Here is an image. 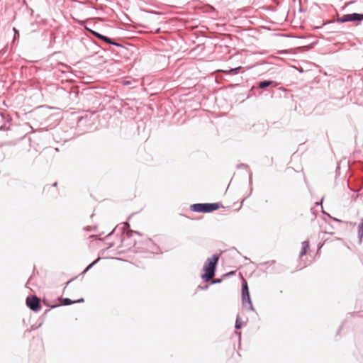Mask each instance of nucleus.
Wrapping results in <instances>:
<instances>
[{
  "label": "nucleus",
  "mask_w": 363,
  "mask_h": 363,
  "mask_svg": "<svg viewBox=\"0 0 363 363\" xmlns=\"http://www.w3.org/2000/svg\"><path fill=\"white\" fill-rule=\"evenodd\" d=\"M113 231H114V229H113L111 233H109L107 235V236H110L111 235H112V234H113Z\"/></svg>",
  "instance_id": "nucleus-24"
},
{
  "label": "nucleus",
  "mask_w": 363,
  "mask_h": 363,
  "mask_svg": "<svg viewBox=\"0 0 363 363\" xmlns=\"http://www.w3.org/2000/svg\"><path fill=\"white\" fill-rule=\"evenodd\" d=\"M301 245H302L301 249L304 250L307 252L309 248V242L308 240H305L302 242Z\"/></svg>",
  "instance_id": "nucleus-15"
},
{
  "label": "nucleus",
  "mask_w": 363,
  "mask_h": 363,
  "mask_svg": "<svg viewBox=\"0 0 363 363\" xmlns=\"http://www.w3.org/2000/svg\"><path fill=\"white\" fill-rule=\"evenodd\" d=\"M236 335H238L239 336V337H240V335H241V333L240 332H235Z\"/></svg>",
  "instance_id": "nucleus-23"
},
{
  "label": "nucleus",
  "mask_w": 363,
  "mask_h": 363,
  "mask_svg": "<svg viewBox=\"0 0 363 363\" xmlns=\"http://www.w3.org/2000/svg\"><path fill=\"white\" fill-rule=\"evenodd\" d=\"M323 214L325 215H327L330 219H332L333 220L335 221V222H338V223H345L343 220H340L337 218H335V217H333L331 216L330 214L325 213V211H323ZM346 223H348V222H345Z\"/></svg>",
  "instance_id": "nucleus-14"
},
{
  "label": "nucleus",
  "mask_w": 363,
  "mask_h": 363,
  "mask_svg": "<svg viewBox=\"0 0 363 363\" xmlns=\"http://www.w3.org/2000/svg\"><path fill=\"white\" fill-rule=\"evenodd\" d=\"M256 86L259 89H264L269 86L275 87L277 86V83L272 80H261L256 83Z\"/></svg>",
  "instance_id": "nucleus-5"
},
{
  "label": "nucleus",
  "mask_w": 363,
  "mask_h": 363,
  "mask_svg": "<svg viewBox=\"0 0 363 363\" xmlns=\"http://www.w3.org/2000/svg\"><path fill=\"white\" fill-rule=\"evenodd\" d=\"M208 287V285H206L203 289H207Z\"/></svg>",
  "instance_id": "nucleus-29"
},
{
  "label": "nucleus",
  "mask_w": 363,
  "mask_h": 363,
  "mask_svg": "<svg viewBox=\"0 0 363 363\" xmlns=\"http://www.w3.org/2000/svg\"><path fill=\"white\" fill-rule=\"evenodd\" d=\"M99 260V258L94 259L91 263H90L83 271V274L86 273L91 268H92Z\"/></svg>",
  "instance_id": "nucleus-10"
},
{
  "label": "nucleus",
  "mask_w": 363,
  "mask_h": 363,
  "mask_svg": "<svg viewBox=\"0 0 363 363\" xmlns=\"http://www.w3.org/2000/svg\"><path fill=\"white\" fill-rule=\"evenodd\" d=\"M220 281V280H216V281H213L212 284L213 283H219Z\"/></svg>",
  "instance_id": "nucleus-25"
},
{
  "label": "nucleus",
  "mask_w": 363,
  "mask_h": 363,
  "mask_svg": "<svg viewBox=\"0 0 363 363\" xmlns=\"http://www.w3.org/2000/svg\"><path fill=\"white\" fill-rule=\"evenodd\" d=\"M57 306V305H55V306H51L52 308H56Z\"/></svg>",
  "instance_id": "nucleus-30"
},
{
  "label": "nucleus",
  "mask_w": 363,
  "mask_h": 363,
  "mask_svg": "<svg viewBox=\"0 0 363 363\" xmlns=\"http://www.w3.org/2000/svg\"><path fill=\"white\" fill-rule=\"evenodd\" d=\"M220 206L219 203H198L191 205L190 209L197 213H211L218 210Z\"/></svg>",
  "instance_id": "nucleus-2"
},
{
  "label": "nucleus",
  "mask_w": 363,
  "mask_h": 363,
  "mask_svg": "<svg viewBox=\"0 0 363 363\" xmlns=\"http://www.w3.org/2000/svg\"><path fill=\"white\" fill-rule=\"evenodd\" d=\"M242 325V323L241 321V319L239 315H237L235 323V330H239L241 328Z\"/></svg>",
  "instance_id": "nucleus-11"
},
{
  "label": "nucleus",
  "mask_w": 363,
  "mask_h": 363,
  "mask_svg": "<svg viewBox=\"0 0 363 363\" xmlns=\"http://www.w3.org/2000/svg\"><path fill=\"white\" fill-rule=\"evenodd\" d=\"M92 34L96 37L98 39L102 40L103 42L108 44V43H111V38L106 36V35H102L96 31H94L92 30Z\"/></svg>",
  "instance_id": "nucleus-7"
},
{
  "label": "nucleus",
  "mask_w": 363,
  "mask_h": 363,
  "mask_svg": "<svg viewBox=\"0 0 363 363\" xmlns=\"http://www.w3.org/2000/svg\"><path fill=\"white\" fill-rule=\"evenodd\" d=\"M242 68V67L241 66H239L238 67L231 68L227 71H225V72L229 74H237Z\"/></svg>",
  "instance_id": "nucleus-9"
},
{
  "label": "nucleus",
  "mask_w": 363,
  "mask_h": 363,
  "mask_svg": "<svg viewBox=\"0 0 363 363\" xmlns=\"http://www.w3.org/2000/svg\"><path fill=\"white\" fill-rule=\"evenodd\" d=\"M26 303L34 312H38L41 309L40 301L36 296H28L26 298Z\"/></svg>",
  "instance_id": "nucleus-4"
},
{
  "label": "nucleus",
  "mask_w": 363,
  "mask_h": 363,
  "mask_svg": "<svg viewBox=\"0 0 363 363\" xmlns=\"http://www.w3.org/2000/svg\"><path fill=\"white\" fill-rule=\"evenodd\" d=\"M350 22L358 21L361 22L363 21V13H349Z\"/></svg>",
  "instance_id": "nucleus-6"
},
{
  "label": "nucleus",
  "mask_w": 363,
  "mask_h": 363,
  "mask_svg": "<svg viewBox=\"0 0 363 363\" xmlns=\"http://www.w3.org/2000/svg\"><path fill=\"white\" fill-rule=\"evenodd\" d=\"M85 229L87 230H90V228L89 227H86Z\"/></svg>",
  "instance_id": "nucleus-28"
},
{
  "label": "nucleus",
  "mask_w": 363,
  "mask_h": 363,
  "mask_svg": "<svg viewBox=\"0 0 363 363\" xmlns=\"http://www.w3.org/2000/svg\"><path fill=\"white\" fill-rule=\"evenodd\" d=\"M354 3H355V1H350L345 4V6L347 7V6H350V4H354Z\"/></svg>",
  "instance_id": "nucleus-21"
},
{
  "label": "nucleus",
  "mask_w": 363,
  "mask_h": 363,
  "mask_svg": "<svg viewBox=\"0 0 363 363\" xmlns=\"http://www.w3.org/2000/svg\"><path fill=\"white\" fill-rule=\"evenodd\" d=\"M244 259H248V258L247 257H244Z\"/></svg>",
  "instance_id": "nucleus-31"
},
{
  "label": "nucleus",
  "mask_w": 363,
  "mask_h": 363,
  "mask_svg": "<svg viewBox=\"0 0 363 363\" xmlns=\"http://www.w3.org/2000/svg\"><path fill=\"white\" fill-rule=\"evenodd\" d=\"M349 223H350V225H355V223L350 222Z\"/></svg>",
  "instance_id": "nucleus-27"
},
{
  "label": "nucleus",
  "mask_w": 363,
  "mask_h": 363,
  "mask_svg": "<svg viewBox=\"0 0 363 363\" xmlns=\"http://www.w3.org/2000/svg\"><path fill=\"white\" fill-rule=\"evenodd\" d=\"M242 303L244 307L247 308L250 311H254V307L252 303V301L250 296V291L247 283L245 280H243L242 283Z\"/></svg>",
  "instance_id": "nucleus-3"
},
{
  "label": "nucleus",
  "mask_w": 363,
  "mask_h": 363,
  "mask_svg": "<svg viewBox=\"0 0 363 363\" xmlns=\"http://www.w3.org/2000/svg\"><path fill=\"white\" fill-rule=\"evenodd\" d=\"M306 252H307L306 250L301 249L299 256L301 257L304 256L306 254Z\"/></svg>",
  "instance_id": "nucleus-19"
},
{
  "label": "nucleus",
  "mask_w": 363,
  "mask_h": 363,
  "mask_svg": "<svg viewBox=\"0 0 363 363\" xmlns=\"http://www.w3.org/2000/svg\"><path fill=\"white\" fill-rule=\"evenodd\" d=\"M357 235L359 243L360 244L362 243L363 239V220L358 225Z\"/></svg>",
  "instance_id": "nucleus-8"
},
{
  "label": "nucleus",
  "mask_w": 363,
  "mask_h": 363,
  "mask_svg": "<svg viewBox=\"0 0 363 363\" xmlns=\"http://www.w3.org/2000/svg\"><path fill=\"white\" fill-rule=\"evenodd\" d=\"M108 45H115L116 47H120V48H122L123 45L118 43V42H116L113 39L111 38V43H108Z\"/></svg>",
  "instance_id": "nucleus-16"
},
{
  "label": "nucleus",
  "mask_w": 363,
  "mask_h": 363,
  "mask_svg": "<svg viewBox=\"0 0 363 363\" xmlns=\"http://www.w3.org/2000/svg\"><path fill=\"white\" fill-rule=\"evenodd\" d=\"M133 233L140 234V233H139V232H138V231H135V230H130V231L128 233V236H131Z\"/></svg>",
  "instance_id": "nucleus-18"
},
{
  "label": "nucleus",
  "mask_w": 363,
  "mask_h": 363,
  "mask_svg": "<svg viewBox=\"0 0 363 363\" xmlns=\"http://www.w3.org/2000/svg\"><path fill=\"white\" fill-rule=\"evenodd\" d=\"M13 30L14 32V38H16V37H19V31L18 30H17L15 27L13 28Z\"/></svg>",
  "instance_id": "nucleus-17"
},
{
  "label": "nucleus",
  "mask_w": 363,
  "mask_h": 363,
  "mask_svg": "<svg viewBox=\"0 0 363 363\" xmlns=\"http://www.w3.org/2000/svg\"><path fill=\"white\" fill-rule=\"evenodd\" d=\"M337 21L338 23L350 22L349 14L343 15L341 18H337Z\"/></svg>",
  "instance_id": "nucleus-12"
},
{
  "label": "nucleus",
  "mask_w": 363,
  "mask_h": 363,
  "mask_svg": "<svg viewBox=\"0 0 363 363\" xmlns=\"http://www.w3.org/2000/svg\"><path fill=\"white\" fill-rule=\"evenodd\" d=\"M323 198H322L321 201L320 202H316L315 203V205L316 206H318V205H321L322 202H323Z\"/></svg>",
  "instance_id": "nucleus-22"
},
{
  "label": "nucleus",
  "mask_w": 363,
  "mask_h": 363,
  "mask_svg": "<svg viewBox=\"0 0 363 363\" xmlns=\"http://www.w3.org/2000/svg\"><path fill=\"white\" fill-rule=\"evenodd\" d=\"M72 303H74V301L71 300L69 298H64L62 299V305L63 306H69Z\"/></svg>",
  "instance_id": "nucleus-13"
},
{
  "label": "nucleus",
  "mask_w": 363,
  "mask_h": 363,
  "mask_svg": "<svg viewBox=\"0 0 363 363\" xmlns=\"http://www.w3.org/2000/svg\"><path fill=\"white\" fill-rule=\"evenodd\" d=\"M218 260L219 255L216 254L206 260L203 267L204 273L201 275L204 281H210L215 276Z\"/></svg>",
  "instance_id": "nucleus-1"
},
{
  "label": "nucleus",
  "mask_w": 363,
  "mask_h": 363,
  "mask_svg": "<svg viewBox=\"0 0 363 363\" xmlns=\"http://www.w3.org/2000/svg\"><path fill=\"white\" fill-rule=\"evenodd\" d=\"M57 182H55V183L52 184V186H57Z\"/></svg>",
  "instance_id": "nucleus-26"
},
{
  "label": "nucleus",
  "mask_w": 363,
  "mask_h": 363,
  "mask_svg": "<svg viewBox=\"0 0 363 363\" xmlns=\"http://www.w3.org/2000/svg\"><path fill=\"white\" fill-rule=\"evenodd\" d=\"M84 298H79V299H77V300L74 301V303H82V302H84Z\"/></svg>",
  "instance_id": "nucleus-20"
}]
</instances>
